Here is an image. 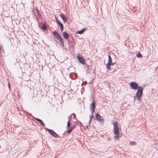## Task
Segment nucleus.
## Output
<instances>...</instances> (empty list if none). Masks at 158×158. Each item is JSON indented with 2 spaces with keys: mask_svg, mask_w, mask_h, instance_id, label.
I'll use <instances>...</instances> for the list:
<instances>
[{
  "mask_svg": "<svg viewBox=\"0 0 158 158\" xmlns=\"http://www.w3.org/2000/svg\"><path fill=\"white\" fill-rule=\"evenodd\" d=\"M69 40H68V43H69Z\"/></svg>",
  "mask_w": 158,
  "mask_h": 158,
  "instance_id": "47",
  "label": "nucleus"
},
{
  "mask_svg": "<svg viewBox=\"0 0 158 158\" xmlns=\"http://www.w3.org/2000/svg\"><path fill=\"white\" fill-rule=\"evenodd\" d=\"M36 10L37 11V12L38 13V14L39 15L40 14V11L39 10H37V9H36Z\"/></svg>",
  "mask_w": 158,
  "mask_h": 158,
  "instance_id": "32",
  "label": "nucleus"
},
{
  "mask_svg": "<svg viewBox=\"0 0 158 158\" xmlns=\"http://www.w3.org/2000/svg\"><path fill=\"white\" fill-rule=\"evenodd\" d=\"M95 117L97 120L100 122H102V121L104 120L103 117L101 116L98 113L96 114Z\"/></svg>",
  "mask_w": 158,
  "mask_h": 158,
  "instance_id": "8",
  "label": "nucleus"
},
{
  "mask_svg": "<svg viewBox=\"0 0 158 158\" xmlns=\"http://www.w3.org/2000/svg\"><path fill=\"white\" fill-rule=\"evenodd\" d=\"M90 123H89V125H87L86 126V128L87 129H88V130L89 129V127L90 125Z\"/></svg>",
  "mask_w": 158,
  "mask_h": 158,
  "instance_id": "31",
  "label": "nucleus"
},
{
  "mask_svg": "<svg viewBox=\"0 0 158 158\" xmlns=\"http://www.w3.org/2000/svg\"><path fill=\"white\" fill-rule=\"evenodd\" d=\"M60 16L62 19V20H64L67 18L66 16L63 13H60Z\"/></svg>",
  "mask_w": 158,
  "mask_h": 158,
  "instance_id": "19",
  "label": "nucleus"
},
{
  "mask_svg": "<svg viewBox=\"0 0 158 158\" xmlns=\"http://www.w3.org/2000/svg\"><path fill=\"white\" fill-rule=\"evenodd\" d=\"M77 59H78V61H79V53H78L77 54Z\"/></svg>",
  "mask_w": 158,
  "mask_h": 158,
  "instance_id": "30",
  "label": "nucleus"
},
{
  "mask_svg": "<svg viewBox=\"0 0 158 158\" xmlns=\"http://www.w3.org/2000/svg\"><path fill=\"white\" fill-rule=\"evenodd\" d=\"M67 18H66L65 19H64V20H63L64 23H65L67 21Z\"/></svg>",
  "mask_w": 158,
  "mask_h": 158,
  "instance_id": "29",
  "label": "nucleus"
},
{
  "mask_svg": "<svg viewBox=\"0 0 158 158\" xmlns=\"http://www.w3.org/2000/svg\"><path fill=\"white\" fill-rule=\"evenodd\" d=\"M19 60L17 58V57L13 58L12 59V62L14 64H16L18 62Z\"/></svg>",
  "mask_w": 158,
  "mask_h": 158,
  "instance_id": "16",
  "label": "nucleus"
},
{
  "mask_svg": "<svg viewBox=\"0 0 158 158\" xmlns=\"http://www.w3.org/2000/svg\"><path fill=\"white\" fill-rule=\"evenodd\" d=\"M31 116V117L33 118H34V119H35V118H35V117H34V116H32V115Z\"/></svg>",
  "mask_w": 158,
  "mask_h": 158,
  "instance_id": "35",
  "label": "nucleus"
},
{
  "mask_svg": "<svg viewBox=\"0 0 158 158\" xmlns=\"http://www.w3.org/2000/svg\"><path fill=\"white\" fill-rule=\"evenodd\" d=\"M55 90H59V89H56L55 90H54V91H55Z\"/></svg>",
  "mask_w": 158,
  "mask_h": 158,
  "instance_id": "43",
  "label": "nucleus"
},
{
  "mask_svg": "<svg viewBox=\"0 0 158 158\" xmlns=\"http://www.w3.org/2000/svg\"><path fill=\"white\" fill-rule=\"evenodd\" d=\"M0 60L2 62H3V61H4V59L3 58V57L2 55H1L0 56Z\"/></svg>",
  "mask_w": 158,
  "mask_h": 158,
  "instance_id": "24",
  "label": "nucleus"
},
{
  "mask_svg": "<svg viewBox=\"0 0 158 158\" xmlns=\"http://www.w3.org/2000/svg\"><path fill=\"white\" fill-rule=\"evenodd\" d=\"M130 143L131 145L134 146L136 144V143L135 142L132 141L130 142Z\"/></svg>",
  "mask_w": 158,
  "mask_h": 158,
  "instance_id": "22",
  "label": "nucleus"
},
{
  "mask_svg": "<svg viewBox=\"0 0 158 158\" xmlns=\"http://www.w3.org/2000/svg\"><path fill=\"white\" fill-rule=\"evenodd\" d=\"M65 132H66V131L64 132V134H63V136L65 134Z\"/></svg>",
  "mask_w": 158,
  "mask_h": 158,
  "instance_id": "39",
  "label": "nucleus"
},
{
  "mask_svg": "<svg viewBox=\"0 0 158 158\" xmlns=\"http://www.w3.org/2000/svg\"><path fill=\"white\" fill-rule=\"evenodd\" d=\"M87 28L85 27L83 28L80 30V35L84 33V32L87 30Z\"/></svg>",
  "mask_w": 158,
  "mask_h": 158,
  "instance_id": "17",
  "label": "nucleus"
},
{
  "mask_svg": "<svg viewBox=\"0 0 158 158\" xmlns=\"http://www.w3.org/2000/svg\"><path fill=\"white\" fill-rule=\"evenodd\" d=\"M144 87H140L137 89L136 95L134 97L135 99H137L138 101H141L143 93V89Z\"/></svg>",
  "mask_w": 158,
  "mask_h": 158,
  "instance_id": "4",
  "label": "nucleus"
},
{
  "mask_svg": "<svg viewBox=\"0 0 158 158\" xmlns=\"http://www.w3.org/2000/svg\"><path fill=\"white\" fill-rule=\"evenodd\" d=\"M94 117L93 114V113H91V114H90L89 116V117L90 118V119L89 121V123H90L91 120V118H94Z\"/></svg>",
  "mask_w": 158,
  "mask_h": 158,
  "instance_id": "21",
  "label": "nucleus"
},
{
  "mask_svg": "<svg viewBox=\"0 0 158 158\" xmlns=\"http://www.w3.org/2000/svg\"><path fill=\"white\" fill-rule=\"evenodd\" d=\"M8 88L10 91L11 90V87L10 81H8Z\"/></svg>",
  "mask_w": 158,
  "mask_h": 158,
  "instance_id": "23",
  "label": "nucleus"
},
{
  "mask_svg": "<svg viewBox=\"0 0 158 158\" xmlns=\"http://www.w3.org/2000/svg\"><path fill=\"white\" fill-rule=\"evenodd\" d=\"M81 4H82V2H81Z\"/></svg>",
  "mask_w": 158,
  "mask_h": 158,
  "instance_id": "46",
  "label": "nucleus"
},
{
  "mask_svg": "<svg viewBox=\"0 0 158 158\" xmlns=\"http://www.w3.org/2000/svg\"><path fill=\"white\" fill-rule=\"evenodd\" d=\"M87 16L88 17H91V16L90 15H88Z\"/></svg>",
  "mask_w": 158,
  "mask_h": 158,
  "instance_id": "40",
  "label": "nucleus"
},
{
  "mask_svg": "<svg viewBox=\"0 0 158 158\" xmlns=\"http://www.w3.org/2000/svg\"><path fill=\"white\" fill-rule=\"evenodd\" d=\"M79 143H81V145H82V144H81V142H80V140Z\"/></svg>",
  "mask_w": 158,
  "mask_h": 158,
  "instance_id": "42",
  "label": "nucleus"
},
{
  "mask_svg": "<svg viewBox=\"0 0 158 158\" xmlns=\"http://www.w3.org/2000/svg\"><path fill=\"white\" fill-rule=\"evenodd\" d=\"M71 115L73 116L74 117V118H76V114L75 113H73L71 114Z\"/></svg>",
  "mask_w": 158,
  "mask_h": 158,
  "instance_id": "27",
  "label": "nucleus"
},
{
  "mask_svg": "<svg viewBox=\"0 0 158 158\" xmlns=\"http://www.w3.org/2000/svg\"><path fill=\"white\" fill-rule=\"evenodd\" d=\"M81 93L82 94V91H81Z\"/></svg>",
  "mask_w": 158,
  "mask_h": 158,
  "instance_id": "45",
  "label": "nucleus"
},
{
  "mask_svg": "<svg viewBox=\"0 0 158 158\" xmlns=\"http://www.w3.org/2000/svg\"><path fill=\"white\" fill-rule=\"evenodd\" d=\"M77 33L78 34H79V30L77 31Z\"/></svg>",
  "mask_w": 158,
  "mask_h": 158,
  "instance_id": "38",
  "label": "nucleus"
},
{
  "mask_svg": "<svg viewBox=\"0 0 158 158\" xmlns=\"http://www.w3.org/2000/svg\"><path fill=\"white\" fill-rule=\"evenodd\" d=\"M44 129L46 131H48L52 136L56 138L60 137L53 130L48 129L46 127H45Z\"/></svg>",
  "mask_w": 158,
  "mask_h": 158,
  "instance_id": "6",
  "label": "nucleus"
},
{
  "mask_svg": "<svg viewBox=\"0 0 158 158\" xmlns=\"http://www.w3.org/2000/svg\"><path fill=\"white\" fill-rule=\"evenodd\" d=\"M72 115H70L68 117V118L69 119V120H70V119L71 118V117H72Z\"/></svg>",
  "mask_w": 158,
  "mask_h": 158,
  "instance_id": "34",
  "label": "nucleus"
},
{
  "mask_svg": "<svg viewBox=\"0 0 158 158\" xmlns=\"http://www.w3.org/2000/svg\"><path fill=\"white\" fill-rule=\"evenodd\" d=\"M87 60L85 59L84 57L80 54V66L81 67L83 70L88 73L90 72L89 66L87 64L86 61Z\"/></svg>",
  "mask_w": 158,
  "mask_h": 158,
  "instance_id": "3",
  "label": "nucleus"
},
{
  "mask_svg": "<svg viewBox=\"0 0 158 158\" xmlns=\"http://www.w3.org/2000/svg\"><path fill=\"white\" fill-rule=\"evenodd\" d=\"M90 129L92 128L94 130H96V127H94V125H91L90 127H89Z\"/></svg>",
  "mask_w": 158,
  "mask_h": 158,
  "instance_id": "25",
  "label": "nucleus"
},
{
  "mask_svg": "<svg viewBox=\"0 0 158 158\" xmlns=\"http://www.w3.org/2000/svg\"><path fill=\"white\" fill-rule=\"evenodd\" d=\"M38 26L43 31H44L45 30H47L48 29L47 27L46 26V24H44L42 26H41L40 24H39Z\"/></svg>",
  "mask_w": 158,
  "mask_h": 158,
  "instance_id": "11",
  "label": "nucleus"
},
{
  "mask_svg": "<svg viewBox=\"0 0 158 158\" xmlns=\"http://www.w3.org/2000/svg\"><path fill=\"white\" fill-rule=\"evenodd\" d=\"M80 124H82V123L80 121Z\"/></svg>",
  "mask_w": 158,
  "mask_h": 158,
  "instance_id": "41",
  "label": "nucleus"
},
{
  "mask_svg": "<svg viewBox=\"0 0 158 158\" xmlns=\"http://www.w3.org/2000/svg\"><path fill=\"white\" fill-rule=\"evenodd\" d=\"M69 126V120L67 122V127H68Z\"/></svg>",
  "mask_w": 158,
  "mask_h": 158,
  "instance_id": "28",
  "label": "nucleus"
},
{
  "mask_svg": "<svg viewBox=\"0 0 158 158\" xmlns=\"http://www.w3.org/2000/svg\"><path fill=\"white\" fill-rule=\"evenodd\" d=\"M108 87L109 86V87L110 88V85H107Z\"/></svg>",
  "mask_w": 158,
  "mask_h": 158,
  "instance_id": "44",
  "label": "nucleus"
},
{
  "mask_svg": "<svg viewBox=\"0 0 158 158\" xmlns=\"http://www.w3.org/2000/svg\"><path fill=\"white\" fill-rule=\"evenodd\" d=\"M62 35L64 37V38L66 40H68V39L69 37V35L68 34V33L66 31H64L62 33Z\"/></svg>",
  "mask_w": 158,
  "mask_h": 158,
  "instance_id": "10",
  "label": "nucleus"
},
{
  "mask_svg": "<svg viewBox=\"0 0 158 158\" xmlns=\"http://www.w3.org/2000/svg\"><path fill=\"white\" fill-rule=\"evenodd\" d=\"M2 48L3 47L2 46ZM2 51L3 52V53L4 54V49L2 48Z\"/></svg>",
  "mask_w": 158,
  "mask_h": 158,
  "instance_id": "36",
  "label": "nucleus"
},
{
  "mask_svg": "<svg viewBox=\"0 0 158 158\" xmlns=\"http://www.w3.org/2000/svg\"><path fill=\"white\" fill-rule=\"evenodd\" d=\"M96 102L94 100H93L92 102L91 103L90 105V110L91 112L93 113L95 111V106Z\"/></svg>",
  "mask_w": 158,
  "mask_h": 158,
  "instance_id": "7",
  "label": "nucleus"
},
{
  "mask_svg": "<svg viewBox=\"0 0 158 158\" xmlns=\"http://www.w3.org/2000/svg\"><path fill=\"white\" fill-rule=\"evenodd\" d=\"M1 148V147L0 146V148Z\"/></svg>",
  "mask_w": 158,
  "mask_h": 158,
  "instance_id": "48",
  "label": "nucleus"
},
{
  "mask_svg": "<svg viewBox=\"0 0 158 158\" xmlns=\"http://www.w3.org/2000/svg\"><path fill=\"white\" fill-rule=\"evenodd\" d=\"M35 119L41 124V125L43 127L45 126V124L44 123L43 121L39 118H36Z\"/></svg>",
  "mask_w": 158,
  "mask_h": 158,
  "instance_id": "13",
  "label": "nucleus"
},
{
  "mask_svg": "<svg viewBox=\"0 0 158 158\" xmlns=\"http://www.w3.org/2000/svg\"><path fill=\"white\" fill-rule=\"evenodd\" d=\"M136 57L137 58H142L143 57L142 55L141 54L140 52H139L136 54Z\"/></svg>",
  "mask_w": 158,
  "mask_h": 158,
  "instance_id": "20",
  "label": "nucleus"
},
{
  "mask_svg": "<svg viewBox=\"0 0 158 158\" xmlns=\"http://www.w3.org/2000/svg\"><path fill=\"white\" fill-rule=\"evenodd\" d=\"M57 24L60 27V28L61 30V32H62L64 30V28L63 24L60 22L59 23H57Z\"/></svg>",
  "mask_w": 158,
  "mask_h": 158,
  "instance_id": "14",
  "label": "nucleus"
},
{
  "mask_svg": "<svg viewBox=\"0 0 158 158\" xmlns=\"http://www.w3.org/2000/svg\"><path fill=\"white\" fill-rule=\"evenodd\" d=\"M54 42H55L56 43V44H57L58 42V41L56 39L54 40Z\"/></svg>",
  "mask_w": 158,
  "mask_h": 158,
  "instance_id": "33",
  "label": "nucleus"
},
{
  "mask_svg": "<svg viewBox=\"0 0 158 158\" xmlns=\"http://www.w3.org/2000/svg\"><path fill=\"white\" fill-rule=\"evenodd\" d=\"M97 131L96 130H94L92 128L90 129L89 128V129L88 130V134L90 136H92L94 134V131Z\"/></svg>",
  "mask_w": 158,
  "mask_h": 158,
  "instance_id": "9",
  "label": "nucleus"
},
{
  "mask_svg": "<svg viewBox=\"0 0 158 158\" xmlns=\"http://www.w3.org/2000/svg\"><path fill=\"white\" fill-rule=\"evenodd\" d=\"M108 60L107 63L106 65V67H109V63H111L112 62V58L110 54H109L108 55Z\"/></svg>",
  "mask_w": 158,
  "mask_h": 158,
  "instance_id": "12",
  "label": "nucleus"
},
{
  "mask_svg": "<svg viewBox=\"0 0 158 158\" xmlns=\"http://www.w3.org/2000/svg\"><path fill=\"white\" fill-rule=\"evenodd\" d=\"M116 62H112L111 63H109V67H106V68L107 70H110L111 69L110 66L114 65Z\"/></svg>",
  "mask_w": 158,
  "mask_h": 158,
  "instance_id": "18",
  "label": "nucleus"
},
{
  "mask_svg": "<svg viewBox=\"0 0 158 158\" xmlns=\"http://www.w3.org/2000/svg\"><path fill=\"white\" fill-rule=\"evenodd\" d=\"M113 126V131L115 135L114 138L116 141L119 138L121 137L122 135L119 131V129L120 128V125L116 121L112 123Z\"/></svg>",
  "mask_w": 158,
  "mask_h": 158,
  "instance_id": "1",
  "label": "nucleus"
},
{
  "mask_svg": "<svg viewBox=\"0 0 158 158\" xmlns=\"http://www.w3.org/2000/svg\"><path fill=\"white\" fill-rule=\"evenodd\" d=\"M28 114L31 116L32 115L31 114L29 113L28 112Z\"/></svg>",
  "mask_w": 158,
  "mask_h": 158,
  "instance_id": "37",
  "label": "nucleus"
},
{
  "mask_svg": "<svg viewBox=\"0 0 158 158\" xmlns=\"http://www.w3.org/2000/svg\"><path fill=\"white\" fill-rule=\"evenodd\" d=\"M76 125L75 124H73L72 126L70 128L68 129V131H67V133H70L72 130L76 127Z\"/></svg>",
  "mask_w": 158,
  "mask_h": 158,
  "instance_id": "15",
  "label": "nucleus"
},
{
  "mask_svg": "<svg viewBox=\"0 0 158 158\" xmlns=\"http://www.w3.org/2000/svg\"><path fill=\"white\" fill-rule=\"evenodd\" d=\"M55 20L56 22V23H59L60 21L58 19V18L57 17H56V16H55Z\"/></svg>",
  "mask_w": 158,
  "mask_h": 158,
  "instance_id": "26",
  "label": "nucleus"
},
{
  "mask_svg": "<svg viewBox=\"0 0 158 158\" xmlns=\"http://www.w3.org/2000/svg\"><path fill=\"white\" fill-rule=\"evenodd\" d=\"M129 85L131 89H134L136 90L138 89L140 87H142V86H139L138 83L135 81H132L129 83Z\"/></svg>",
  "mask_w": 158,
  "mask_h": 158,
  "instance_id": "5",
  "label": "nucleus"
},
{
  "mask_svg": "<svg viewBox=\"0 0 158 158\" xmlns=\"http://www.w3.org/2000/svg\"><path fill=\"white\" fill-rule=\"evenodd\" d=\"M52 34L54 36L55 38L60 42L59 45L63 48L66 50H68L69 49V45L68 47H65L64 45V41L61 36L59 35L58 33L56 31H54L52 33Z\"/></svg>",
  "mask_w": 158,
  "mask_h": 158,
  "instance_id": "2",
  "label": "nucleus"
},
{
  "mask_svg": "<svg viewBox=\"0 0 158 158\" xmlns=\"http://www.w3.org/2000/svg\"><path fill=\"white\" fill-rule=\"evenodd\" d=\"M76 3H77V2H76Z\"/></svg>",
  "mask_w": 158,
  "mask_h": 158,
  "instance_id": "49",
  "label": "nucleus"
}]
</instances>
